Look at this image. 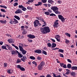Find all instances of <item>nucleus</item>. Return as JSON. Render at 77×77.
<instances>
[{"label":"nucleus","instance_id":"1","mask_svg":"<svg viewBox=\"0 0 77 77\" xmlns=\"http://www.w3.org/2000/svg\"><path fill=\"white\" fill-rule=\"evenodd\" d=\"M41 31L43 34H46L48 33H49L50 32V28L48 26H45L41 29Z\"/></svg>","mask_w":77,"mask_h":77},{"label":"nucleus","instance_id":"2","mask_svg":"<svg viewBox=\"0 0 77 77\" xmlns=\"http://www.w3.org/2000/svg\"><path fill=\"white\" fill-rule=\"evenodd\" d=\"M45 65V62L43 61H42L40 63L38 66V70L40 71L42 70L43 66Z\"/></svg>","mask_w":77,"mask_h":77},{"label":"nucleus","instance_id":"3","mask_svg":"<svg viewBox=\"0 0 77 77\" xmlns=\"http://www.w3.org/2000/svg\"><path fill=\"white\" fill-rule=\"evenodd\" d=\"M34 27H37V26H38V25H39V26H41V23H39V21L38 20H35L34 22Z\"/></svg>","mask_w":77,"mask_h":77},{"label":"nucleus","instance_id":"4","mask_svg":"<svg viewBox=\"0 0 77 77\" xmlns=\"http://www.w3.org/2000/svg\"><path fill=\"white\" fill-rule=\"evenodd\" d=\"M17 68H19V69H20L22 71H24L25 70L24 68H23V67H21L20 65H18L17 66Z\"/></svg>","mask_w":77,"mask_h":77},{"label":"nucleus","instance_id":"5","mask_svg":"<svg viewBox=\"0 0 77 77\" xmlns=\"http://www.w3.org/2000/svg\"><path fill=\"white\" fill-rule=\"evenodd\" d=\"M51 9L52 10H53L54 12H55L56 11H57V10H58V9H59V8H57V7L54 6V7H51Z\"/></svg>","mask_w":77,"mask_h":77},{"label":"nucleus","instance_id":"6","mask_svg":"<svg viewBox=\"0 0 77 77\" xmlns=\"http://www.w3.org/2000/svg\"><path fill=\"white\" fill-rule=\"evenodd\" d=\"M20 51H21L22 54H23V55L26 54L27 52V51H25V50H24V49L22 48L20 50Z\"/></svg>","mask_w":77,"mask_h":77},{"label":"nucleus","instance_id":"7","mask_svg":"<svg viewBox=\"0 0 77 77\" xmlns=\"http://www.w3.org/2000/svg\"><path fill=\"white\" fill-rule=\"evenodd\" d=\"M27 36L29 38H30V39H33V38H35V36H34L33 35H32L31 34L28 35Z\"/></svg>","mask_w":77,"mask_h":77},{"label":"nucleus","instance_id":"8","mask_svg":"<svg viewBox=\"0 0 77 77\" xmlns=\"http://www.w3.org/2000/svg\"><path fill=\"white\" fill-rule=\"evenodd\" d=\"M15 12L16 14H21L23 12L21 9H18Z\"/></svg>","mask_w":77,"mask_h":77},{"label":"nucleus","instance_id":"9","mask_svg":"<svg viewBox=\"0 0 77 77\" xmlns=\"http://www.w3.org/2000/svg\"><path fill=\"white\" fill-rule=\"evenodd\" d=\"M34 53L40 54L42 53V51L41 50H37L34 51Z\"/></svg>","mask_w":77,"mask_h":77},{"label":"nucleus","instance_id":"10","mask_svg":"<svg viewBox=\"0 0 77 77\" xmlns=\"http://www.w3.org/2000/svg\"><path fill=\"white\" fill-rule=\"evenodd\" d=\"M11 51V53L12 54L14 55V54H17L16 53H17L18 51L17 50H16L15 51H14V50H13L12 51Z\"/></svg>","mask_w":77,"mask_h":77},{"label":"nucleus","instance_id":"11","mask_svg":"<svg viewBox=\"0 0 77 77\" xmlns=\"http://www.w3.org/2000/svg\"><path fill=\"white\" fill-rule=\"evenodd\" d=\"M19 47L20 50H21V49L23 48V47H24L23 44L20 43H19Z\"/></svg>","mask_w":77,"mask_h":77},{"label":"nucleus","instance_id":"12","mask_svg":"<svg viewBox=\"0 0 77 77\" xmlns=\"http://www.w3.org/2000/svg\"><path fill=\"white\" fill-rule=\"evenodd\" d=\"M17 54H18V57H20V58L23 57V54H21V53H20L18 51L17 52Z\"/></svg>","mask_w":77,"mask_h":77},{"label":"nucleus","instance_id":"13","mask_svg":"<svg viewBox=\"0 0 77 77\" xmlns=\"http://www.w3.org/2000/svg\"><path fill=\"white\" fill-rule=\"evenodd\" d=\"M70 74L71 76H73V77H74L75 75H76V73L74 72H70Z\"/></svg>","mask_w":77,"mask_h":77},{"label":"nucleus","instance_id":"14","mask_svg":"<svg viewBox=\"0 0 77 77\" xmlns=\"http://www.w3.org/2000/svg\"><path fill=\"white\" fill-rule=\"evenodd\" d=\"M7 72L9 74H12L13 72V70L12 69H8L7 70Z\"/></svg>","mask_w":77,"mask_h":77},{"label":"nucleus","instance_id":"15","mask_svg":"<svg viewBox=\"0 0 77 77\" xmlns=\"http://www.w3.org/2000/svg\"><path fill=\"white\" fill-rule=\"evenodd\" d=\"M0 22L1 23H2V24H6V20H0Z\"/></svg>","mask_w":77,"mask_h":77},{"label":"nucleus","instance_id":"16","mask_svg":"<svg viewBox=\"0 0 77 77\" xmlns=\"http://www.w3.org/2000/svg\"><path fill=\"white\" fill-rule=\"evenodd\" d=\"M8 41L9 42V43L11 44V43H13L14 40H13V39H8Z\"/></svg>","mask_w":77,"mask_h":77},{"label":"nucleus","instance_id":"17","mask_svg":"<svg viewBox=\"0 0 77 77\" xmlns=\"http://www.w3.org/2000/svg\"><path fill=\"white\" fill-rule=\"evenodd\" d=\"M71 69L72 70H77V67L75 66H72L71 68Z\"/></svg>","mask_w":77,"mask_h":77},{"label":"nucleus","instance_id":"18","mask_svg":"<svg viewBox=\"0 0 77 77\" xmlns=\"http://www.w3.org/2000/svg\"><path fill=\"white\" fill-rule=\"evenodd\" d=\"M2 49H4V50H8V49H7L6 48V46H5V45H3L2 46Z\"/></svg>","mask_w":77,"mask_h":77},{"label":"nucleus","instance_id":"19","mask_svg":"<svg viewBox=\"0 0 77 77\" xmlns=\"http://www.w3.org/2000/svg\"><path fill=\"white\" fill-rule=\"evenodd\" d=\"M14 18H16V19H17V20H20V17L19 16H16L15 15L14 16Z\"/></svg>","mask_w":77,"mask_h":77},{"label":"nucleus","instance_id":"20","mask_svg":"<svg viewBox=\"0 0 77 77\" xmlns=\"http://www.w3.org/2000/svg\"><path fill=\"white\" fill-rule=\"evenodd\" d=\"M56 47V44L54 43H53L52 44V48H54Z\"/></svg>","mask_w":77,"mask_h":77},{"label":"nucleus","instance_id":"21","mask_svg":"<svg viewBox=\"0 0 77 77\" xmlns=\"http://www.w3.org/2000/svg\"><path fill=\"white\" fill-rule=\"evenodd\" d=\"M67 67L68 68H71V65L70 64H68L67 65Z\"/></svg>","mask_w":77,"mask_h":77},{"label":"nucleus","instance_id":"22","mask_svg":"<svg viewBox=\"0 0 77 77\" xmlns=\"http://www.w3.org/2000/svg\"><path fill=\"white\" fill-rule=\"evenodd\" d=\"M65 40H66L65 43H66V44H69V40L67 39L66 38Z\"/></svg>","mask_w":77,"mask_h":77},{"label":"nucleus","instance_id":"23","mask_svg":"<svg viewBox=\"0 0 77 77\" xmlns=\"http://www.w3.org/2000/svg\"><path fill=\"white\" fill-rule=\"evenodd\" d=\"M14 24H17V23H18V21L15 18L14 19Z\"/></svg>","mask_w":77,"mask_h":77},{"label":"nucleus","instance_id":"24","mask_svg":"<svg viewBox=\"0 0 77 77\" xmlns=\"http://www.w3.org/2000/svg\"><path fill=\"white\" fill-rule=\"evenodd\" d=\"M32 63L33 64H34V65H35V66H37V63H36V62L33 61L32 62Z\"/></svg>","mask_w":77,"mask_h":77},{"label":"nucleus","instance_id":"25","mask_svg":"<svg viewBox=\"0 0 77 77\" xmlns=\"http://www.w3.org/2000/svg\"><path fill=\"white\" fill-rule=\"evenodd\" d=\"M42 53L44 54H45V55H47V52L43 50L42 51Z\"/></svg>","mask_w":77,"mask_h":77},{"label":"nucleus","instance_id":"26","mask_svg":"<svg viewBox=\"0 0 77 77\" xmlns=\"http://www.w3.org/2000/svg\"><path fill=\"white\" fill-rule=\"evenodd\" d=\"M22 33L23 35H25V34H26V33H27V31L24 30L22 31Z\"/></svg>","mask_w":77,"mask_h":77},{"label":"nucleus","instance_id":"27","mask_svg":"<svg viewBox=\"0 0 77 77\" xmlns=\"http://www.w3.org/2000/svg\"><path fill=\"white\" fill-rule=\"evenodd\" d=\"M10 23L11 24H14V20L12 19H11V21L10 22Z\"/></svg>","mask_w":77,"mask_h":77},{"label":"nucleus","instance_id":"28","mask_svg":"<svg viewBox=\"0 0 77 77\" xmlns=\"http://www.w3.org/2000/svg\"><path fill=\"white\" fill-rule=\"evenodd\" d=\"M30 59H32V60H35V57L33 56H31L29 57Z\"/></svg>","mask_w":77,"mask_h":77},{"label":"nucleus","instance_id":"29","mask_svg":"<svg viewBox=\"0 0 77 77\" xmlns=\"http://www.w3.org/2000/svg\"><path fill=\"white\" fill-rule=\"evenodd\" d=\"M48 3H54V1L51 0H48Z\"/></svg>","mask_w":77,"mask_h":77},{"label":"nucleus","instance_id":"30","mask_svg":"<svg viewBox=\"0 0 77 77\" xmlns=\"http://www.w3.org/2000/svg\"><path fill=\"white\" fill-rule=\"evenodd\" d=\"M45 14L46 15H50V13L48 11H46V12L45 11Z\"/></svg>","mask_w":77,"mask_h":77},{"label":"nucleus","instance_id":"31","mask_svg":"<svg viewBox=\"0 0 77 77\" xmlns=\"http://www.w3.org/2000/svg\"><path fill=\"white\" fill-rule=\"evenodd\" d=\"M22 10L23 11H26V10H27V9H26V8L25 7H23L22 8H21Z\"/></svg>","mask_w":77,"mask_h":77},{"label":"nucleus","instance_id":"32","mask_svg":"<svg viewBox=\"0 0 77 77\" xmlns=\"http://www.w3.org/2000/svg\"><path fill=\"white\" fill-rule=\"evenodd\" d=\"M55 13L56 14H60V11L58 10H56L55 11Z\"/></svg>","mask_w":77,"mask_h":77},{"label":"nucleus","instance_id":"33","mask_svg":"<svg viewBox=\"0 0 77 77\" xmlns=\"http://www.w3.org/2000/svg\"><path fill=\"white\" fill-rule=\"evenodd\" d=\"M58 52H60V53H63V50L61 49H59L58 50Z\"/></svg>","mask_w":77,"mask_h":77},{"label":"nucleus","instance_id":"34","mask_svg":"<svg viewBox=\"0 0 77 77\" xmlns=\"http://www.w3.org/2000/svg\"><path fill=\"white\" fill-rule=\"evenodd\" d=\"M65 35H66V36H68L69 37H70L71 36V35L69 34L68 33H66L65 34Z\"/></svg>","mask_w":77,"mask_h":77},{"label":"nucleus","instance_id":"35","mask_svg":"<svg viewBox=\"0 0 77 77\" xmlns=\"http://www.w3.org/2000/svg\"><path fill=\"white\" fill-rule=\"evenodd\" d=\"M27 9L28 10H32V8L29 6L27 7Z\"/></svg>","mask_w":77,"mask_h":77},{"label":"nucleus","instance_id":"36","mask_svg":"<svg viewBox=\"0 0 77 77\" xmlns=\"http://www.w3.org/2000/svg\"><path fill=\"white\" fill-rule=\"evenodd\" d=\"M0 7L5 8V9H7V7L5 5H0Z\"/></svg>","mask_w":77,"mask_h":77},{"label":"nucleus","instance_id":"37","mask_svg":"<svg viewBox=\"0 0 77 77\" xmlns=\"http://www.w3.org/2000/svg\"><path fill=\"white\" fill-rule=\"evenodd\" d=\"M47 45L49 47H51V44L50 43H48Z\"/></svg>","mask_w":77,"mask_h":77},{"label":"nucleus","instance_id":"38","mask_svg":"<svg viewBox=\"0 0 77 77\" xmlns=\"http://www.w3.org/2000/svg\"><path fill=\"white\" fill-rule=\"evenodd\" d=\"M55 39H57L60 38V36L59 35H57L56 36H55Z\"/></svg>","mask_w":77,"mask_h":77},{"label":"nucleus","instance_id":"39","mask_svg":"<svg viewBox=\"0 0 77 77\" xmlns=\"http://www.w3.org/2000/svg\"><path fill=\"white\" fill-rule=\"evenodd\" d=\"M60 20H61L62 22L65 21V18L63 17H62Z\"/></svg>","mask_w":77,"mask_h":77},{"label":"nucleus","instance_id":"40","mask_svg":"<svg viewBox=\"0 0 77 77\" xmlns=\"http://www.w3.org/2000/svg\"><path fill=\"white\" fill-rule=\"evenodd\" d=\"M21 62V61L19 59H18L16 62L17 63H20Z\"/></svg>","mask_w":77,"mask_h":77},{"label":"nucleus","instance_id":"41","mask_svg":"<svg viewBox=\"0 0 77 77\" xmlns=\"http://www.w3.org/2000/svg\"><path fill=\"white\" fill-rule=\"evenodd\" d=\"M18 2H16V3H14V4H13V5L14 6H18Z\"/></svg>","mask_w":77,"mask_h":77},{"label":"nucleus","instance_id":"42","mask_svg":"<svg viewBox=\"0 0 77 77\" xmlns=\"http://www.w3.org/2000/svg\"><path fill=\"white\" fill-rule=\"evenodd\" d=\"M24 6H23V5H19L18 6L19 8H20V9H21V8H23Z\"/></svg>","mask_w":77,"mask_h":77},{"label":"nucleus","instance_id":"43","mask_svg":"<svg viewBox=\"0 0 77 77\" xmlns=\"http://www.w3.org/2000/svg\"><path fill=\"white\" fill-rule=\"evenodd\" d=\"M63 16L61 15H58V18L60 20L62 18H63Z\"/></svg>","mask_w":77,"mask_h":77},{"label":"nucleus","instance_id":"44","mask_svg":"<svg viewBox=\"0 0 77 77\" xmlns=\"http://www.w3.org/2000/svg\"><path fill=\"white\" fill-rule=\"evenodd\" d=\"M49 15H50V16H56V15L55 14H54L53 13L51 14H50Z\"/></svg>","mask_w":77,"mask_h":77},{"label":"nucleus","instance_id":"45","mask_svg":"<svg viewBox=\"0 0 77 77\" xmlns=\"http://www.w3.org/2000/svg\"><path fill=\"white\" fill-rule=\"evenodd\" d=\"M47 0H42V2L43 3H45L47 2Z\"/></svg>","mask_w":77,"mask_h":77},{"label":"nucleus","instance_id":"46","mask_svg":"<svg viewBox=\"0 0 77 77\" xmlns=\"http://www.w3.org/2000/svg\"><path fill=\"white\" fill-rule=\"evenodd\" d=\"M23 58L25 60H27V57H26L25 56H23Z\"/></svg>","mask_w":77,"mask_h":77},{"label":"nucleus","instance_id":"47","mask_svg":"<svg viewBox=\"0 0 77 77\" xmlns=\"http://www.w3.org/2000/svg\"><path fill=\"white\" fill-rule=\"evenodd\" d=\"M4 67H7V65H8V64L6 63H4Z\"/></svg>","mask_w":77,"mask_h":77},{"label":"nucleus","instance_id":"48","mask_svg":"<svg viewBox=\"0 0 77 77\" xmlns=\"http://www.w3.org/2000/svg\"><path fill=\"white\" fill-rule=\"evenodd\" d=\"M8 49L9 50H11V51H12L13 50V49H12V48L10 46Z\"/></svg>","mask_w":77,"mask_h":77},{"label":"nucleus","instance_id":"49","mask_svg":"<svg viewBox=\"0 0 77 77\" xmlns=\"http://www.w3.org/2000/svg\"><path fill=\"white\" fill-rule=\"evenodd\" d=\"M60 66H61V67H63V65H64V63H60Z\"/></svg>","mask_w":77,"mask_h":77},{"label":"nucleus","instance_id":"50","mask_svg":"<svg viewBox=\"0 0 77 77\" xmlns=\"http://www.w3.org/2000/svg\"><path fill=\"white\" fill-rule=\"evenodd\" d=\"M1 11H2V12H6V11H5V10L3 9H1Z\"/></svg>","mask_w":77,"mask_h":77},{"label":"nucleus","instance_id":"51","mask_svg":"<svg viewBox=\"0 0 77 77\" xmlns=\"http://www.w3.org/2000/svg\"><path fill=\"white\" fill-rule=\"evenodd\" d=\"M33 0H29V1H28V2L32 3V2H33Z\"/></svg>","mask_w":77,"mask_h":77},{"label":"nucleus","instance_id":"52","mask_svg":"<svg viewBox=\"0 0 77 77\" xmlns=\"http://www.w3.org/2000/svg\"><path fill=\"white\" fill-rule=\"evenodd\" d=\"M37 59H38V60H41V58L40 57H38Z\"/></svg>","mask_w":77,"mask_h":77},{"label":"nucleus","instance_id":"53","mask_svg":"<svg viewBox=\"0 0 77 77\" xmlns=\"http://www.w3.org/2000/svg\"><path fill=\"white\" fill-rule=\"evenodd\" d=\"M63 68H66V65L64 64L63 66Z\"/></svg>","mask_w":77,"mask_h":77},{"label":"nucleus","instance_id":"54","mask_svg":"<svg viewBox=\"0 0 77 77\" xmlns=\"http://www.w3.org/2000/svg\"><path fill=\"white\" fill-rule=\"evenodd\" d=\"M60 54V57H64V56H63V55L61 54Z\"/></svg>","mask_w":77,"mask_h":77},{"label":"nucleus","instance_id":"55","mask_svg":"<svg viewBox=\"0 0 77 77\" xmlns=\"http://www.w3.org/2000/svg\"><path fill=\"white\" fill-rule=\"evenodd\" d=\"M27 39L28 41H29V42H32V40H31L30 38H28Z\"/></svg>","mask_w":77,"mask_h":77},{"label":"nucleus","instance_id":"56","mask_svg":"<svg viewBox=\"0 0 77 77\" xmlns=\"http://www.w3.org/2000/svg\"><path fill=\"white\" fill-rule=\"evenodd\" d=\"M67 61H68V62H70V63H72V62L70 59H67Z\"/></svg>","mask_w":77,"mask_h":77},{"label":"nucleus","instance_id":"57","mask_svg":"<svg viewBox=\"0 0 77 77\" xmlns=\"http://www.w3.org/2000/svg\"><path fill=\"white\" fill-rule=\"evenodd\" d=\"M53 26L55 28L57 27V25H56V24H54V25Z\"/></svg>","mask_w":77,"mask_h":77},{"label":"nucleus","instance_id":"58","mask_svg":"<svg viewBox=\"0 0 77 77\" xmlns=\"http://www.w3.org/2000/svg\"><path fill=\"white\" fill-rule=\"evenodd\" d=\"M51 40L52 41V42H56V41H55V40H54V39H52V38H51Z\"/></svg>","mask_w":77,"mask_h":77},{"label":"nucleus","instance_id":"59","mask_svg":"<svg viewBox=\"0 0 77 77\" xmlns=\"http://www.w3.org/2000/svg\"><path fill=\"white\" fill-rule=\"evenodd\" d=\"M6 35L7 36H8V37H9V36H10V37H11V35H9L8 33L6 34Z\"/></svg>","mask_w":77,"mask_h":77},{"label":"nucleus","instance_id":"60","mask_svg":"<svg viewBox=\"0 0 77 77\" xmlns=\"http://www.w3.org/2000/svg\"><path fill=\"white\" fill-rule=\"evenodd\" d=\"M38 6H39V5H42V2H38Z\"/></svg>","mask_w":77,"mask_h":77},{"label":"nucleus","instance_id":"61","mask_svg":"<svg viewBox=\"0 0 77 77\" xmlns=\"http://www.w3.org/2000/svg\"><path fill=\"white\" fill-rule=\"evenodd\" d=\"M5 45L7 47V48L8 49L10 47V46H9V45H8V44Z\"/></svg>","mask_w":77,"mask_h":77},{"label":"nucleus","instance_id":"62","mask_svg":"<svg viewBox=\"0 0 77 77\" xmlns=\"http://www.w3.org/2000/svg\"><path fill=\"white\" fill-rule=\"evenodd\" d=\"M57 41L58 42H60V38H56Z\"/></svg>","mask_w":77,"mask_h":77},{"label":"nucleus","instance_id":"63","mask_svg":"<svg viewBox=\"0 0 77 77\" xmlns=\"http://www.w3.org/2000/svg\"><path fill=\"white\" fill-rule=\"evenodd\" d=\"M46 77H52L51 75L49 74H48L47 75Z\"/></svg>","mask_w":77,"mask_h":77},{"label":"nucleus","instance_id":"64","mask_svg":"<svg viewBox=\"0 0 77 77\" xmlns=\"http://www.w3.org/2000/svg\"><path fill=\"white\" fill-rule=\"evenodd\" d=\"M58 3H59V4H60L61 3H62V2L61 1H60V0L58 1Z\"/></svg>","mask_w":77,"mask_h":77}]
</instances>
